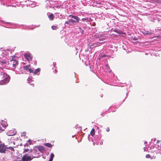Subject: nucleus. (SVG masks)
Wrapping results in <instances>:
<instances>
[{
    "instance_id": "1",
    "label": "nucleus",
    "mask_w": 161,
    "mask_h": 161,
    "mask_svg": "<svg viewBox=\"0 0 161 161\" xmlns=\"http://www.w3.org/2000/svg\"><path fill=\"white\" fill-rule=\"evenodd\" d=\"M69 17H71L72 18H73L74 19H75V20H74L72 19H69L65 22V24L69 25H71L74 23L79 22V19L78 17L74 16L72 15H69Z\"/></svg>"
},
{
    "instance_id": "2",
    "label": "nucleus",
    "mask_w": 161,
    "mask_h": 161,
    "mask_svg": "<svg viewBox=\"0 0 161 161\" xmlns=\"http://www.w3.org/2000/svg\"><path fill=\"white\" fill-rule=\"evenodd\" d=\"M3 77L4 79L0 81V85H3L6 84L8 83L9 81L10 77L5 73H3Z\"/></svg>"
},
{
    "instance_id": "3",
    "label": "nucleus",
    "mask_w": 161,
    "mask_h": 161,
    "mask_svg": "<svg viewBox=\"0 0 161 161\" xmlns=\"http://www.w3.org/2000/svg\"><path fill=\"white\" fill-rule=\"evenodd\" d=\"M37 156H29L27 154L24 155L22 158L23 161H30L33 158L37 157Z\"/></svg>"
},
{
    "instance_id": "4",
    "label": "nucleus",
    "mask_w": 161,
    "mask_h": 161,
    "mask_svg": "<svg viewBox=\"0 0 161 161\" xmlns=\"http://www.w3.org/2000/svg\"><path fill=\"white\" fill-rule=\"evenodd\" d=\"M8 126L7 123L4 120L0 122V132L4 130V129Z\"/></svg>"
},
{
    "instance_id": "5",
    "label": "nucleus",
    "mask_w": 161,
    "mask_h": 161,
    "mask_svg": "<svg viewBox=\"0 0 161 161\" xmlns=\"http://www.w3.org/2000/svg\"><path fill=\"white\" fill-rule=\"evenodd\" d=\"M7 148V146L5 145L4 143H2L0 144V153H5L6 149Z\"/></svg>"
},
{
    "instance_id": "6",
    "label": "nucleus",
    "mask_w": 161,
    "mask_h": 161,
    "mask_svg": "<svg viewBox=\"0 0 161 161\" xmlns=\"http://www.w3.org/2000/svg\"><path fill=\"white\" fill-rule=\"evenodd\" d=\"M9 64L13 67H15L18 64V61L15 59H12L10 60Z\"/></svg>"
},
{
    "instance_id": "7",
    "label": "nucleus",
    "mask_w": 161,
    "mask_h": 161,
    "mask_svg": "<svg viewBox=\"0 0 161 161\" xmlns=\"http://www.w3.org/2000/svg\"><path fill=\"white\" fill-rule=\"evenodd\" d=\"M24 56L28 61H31L32 59V56L30 53H25Z\"/></svg>"
},
{
    "instance_id": "8",
    "label": "nucleus",
    "mask_w": 161,
    "mask_h": 161,
    "mask_svg": "<svg viewBox=\"0 0 161 161\" xmlns=\"http://www.w3.org/2000/svg\"><path fill=\"white\" fill-rule=\"evenodd\" d=\"M30 65H28L24 66L23 68L26 70H28L30 73H33V69L30 68Z\"/></svg>"
},
{
    "instance_id": "9",
    "label": "nucleus",
    "mask_w": 161,
    "mask_h": 161,
    "mask_svg": "<svg viewBox=\"0 0 161 161\" xmlns=\"http://www.w3.org/2000/svg\"><path fill=\"white\" fill-rule=\"evenodd\" d=\"M36 148L41 152H42L45 150V149L42 146H38Z\"/></svg>"
},
{
    "instance_id": "10",
    "label": "nucleus",
    "mask_w": 161,
    "mask_h": 161,
    "mask_svg": "<svg viewBox=\"0 0 161 161\" xmlns=\"http://www.w3.org/2000/svg\"><path fill=\"white\" fill-rule=\"evenodd\" d=\"M0 64L3 66V67H5L7 65L6 61L4 60H0Z\"/></svg>"
},
{
    "instance_id": "11",
    "label": "nucleus",
    "mask_w": 161,
    "mask_h": 161,
    "mask_svg": "<svg viewBox=\"0 0 161 161\" xmlns=\"http://www.w3.org/2000/svg\"><path fill=\"white\" fill-rule=\"evenodd\" d=\"M44 145L48 147H52L53 146L50 143H45L44 144Z\"/></svg>"
},
{
    "instance_id": "12",
    "label": "nucleus",
    "mask_w": 161,
    "mask_h": 161,
    "mask_svg": "<svg viewBox=\"0 0 161 161\" xmlns=\"http://www.w3.org/2000/svg\"><path fill=\"white\" fill-rule=\"evenodd\" d=\"M90 134H91V136H94L95 134V130L94 129H92L91 132Z\"/></svg>"
},
{
    "instance_id": "13",
    "label": "nucleus",
    "mask_w": 161,
    "mask_h": 161,
    "mask_svg": "<svg viewBox=\"0 0 161 161\" xmlns=\"http://www.w3.org/2000/svg\"><path fill=\"white\" fill-rule=\"evenodd\" d=\"M15 147L12 146H10L8 147H7V149H9L10 150H11L13 151H14V147Z\"/></svg>"
},
{
    "instance_id": "14",
    "label": "nucleus",
    "mask_w": 161,
    "mask_h": 161,
    "mask_svg": "<svg viewBox=\"0 0 161 161\" xmlns=\"http://www.w3.org/2000/svg\"><path fill=\"white\" fill-rule=\"evenodd\" d=\"M48 18L50 20H53L54 19L53 14H51L49 15L48 16Z\"/></svg>"
},
{
    "instance_id": "15",
    "label": "nucleus",
    "mask_w": 161,
    "mask_h": 161,
    "mask_svg": "<svg viewBox=\"0 0 161 161\" xmlns=\"http://www.w3.org/2000/svg\"><path fill=\"white\" fill-rule=\"evenodd\" d=\"M40 68H38L37 69H36L34 71V74L35 75H36L37 74V73L39 72L40 71Z\"/></svg>"
},
{
    "instance_id": "16",
    "label": "nucleus",
    "mask_w": 161,
    "mask_h": 161,
    "mask_svg": "<svg viewBox=\"0 0 161 161\" xmlns=\"http://www.w3.org/2000/svg\"><path fill=\"white\" fill-rule=\"evenodd\" d=\"M51 28L53 30H56L58 28V27L57 26L53 25L52 26Z\"/></svg>"
},
{
    "instance_id": "17",
    "label": "nucleus",
    "mask_w": 161,
    "mask_h": 161,
    "mask_svg": "<svg viewBox=\"0 0 161 161\" xmlns=\"http://www.w3.org/2000/svg\"><path fill=\"white\" fill-rule=\"evenodd\" d=\"M81 20L83 21H89L88 20V18H83Z\"/></svg>"
},
{
    "instance_id": "18",
    "label": "nucleus",
    "mask_w": 161,
    "mask_h": 161,
    "mask_svg": "<svg viewBox=\"0 0 161 161\" xmlns=\"http://www.w3.org/2000/svg\"><path fill=\"white\" fill-rule=\"evenodd\" d=\"M151 156L150 154H147L146 156V158H150Z\"/></svg>"
},
{
    "instance_id": "19",
    "label": "nucleus",
    "mask_w": 161,
    "mask_h": 161,
    "mask_svg": "<svg viewBox=\"0 0 161 161\" xmlns=\"http://www.w3.org/2000/svg\"><path fill=\"white\" fill-rule=\"evenodd\" d=\"M54 157V154L53 153H51L50 155V158H53Z\"/></svg>"
},
{
    "instance_id": "20",
    "label": "nucleus",
    "mask_w": 161,
    "mask_h": 161,
    "mask_svg": "<svg viewBox=\"0 0 161 161\" xmlns=\"http://www.w3.org/2000/svg\"><path fill=\"white\" fill-rule=\"evenodd\" d=\"M107 56V55H105V54H103V55H101V58H104V57H105Z\"/></svg>"
},
{
    "instance_id": "21",
    "label": "nucleus",
    "mask_w": 161,
    "mask_h": 161,
    "mask_svg": "<svg viewBox=\"0 0 161 161\" xmlns=\"http://www.w3.org/2000/svg\"><path fill=\"white\" fill-rule=\"evenodd\" d=\"M29 151V149H25L24 150V152H27Z\"/></svg>"
},
{
    "instance_id": "22",
    "label": "nucleus",
    "mask_w": 161,
    "mask_h": 161,
    "mask_svg": "<svg viewBox=\"0 0 161 161\" xmlns=\"http://www.w3.org/2000/svg\"><path fill=\"white\" fill-rule=\"evenodd\" d=\"M7 134L8 136H13L14 134V133L12 134H9L8 132H7Z\"/></svg>"
},
{
    "instance_id": "23",
    "label": "nucleus",
    "mask_w": 161,
    "mask_h": 161,
    "mask_svg": "<svg viewBox=\"0 0 161 161\" xmlns=\"http://www.w3.org/2000/svg\"><path fill=\"white\" fill-rule=\"evenodd\" d=\"M106 130L107 131H109V129L108 127H107L106 128Z\"/></svg>"
},
{
    "instance_id": "24",
    "label": "nucleus",
    "mask_w": 161,
    "mask_h": 161,
    "mask_svg": "<svg viewBox=\"0 0 161 161\" xmlns=\"http://www.w3.org/2000/svg\"><path fill=\"white\" fill-rule=\"evenodd\" d=\"M53 160V158L50 157V159H49V160H48V161H52Z\"/></svg>"
},
{
    "instance_id": "25",
    "label": "nucleus",
    "mask_w": 161,
    "mask_h": 161,
    "mask_svg": "<svg viewBox=\"0 0 161 161\" xmlns=\"http://www.w3.org/2000/svg\"><path fill=\"white\" fill-rule=\"evenodd\" d=\"M53 160V158L50 157V159H49V160H48V161H52Z\"/></svg>"
},
{
    "instance_id": "26",
    "label": "nucleus",
    "mask_w": 161,
    "mask_h": 161,
    "mask_svg": "<svg viewBox=\"0 0 161 161\" xmlns=\"http://www.w3.org/2000/svg\"><path fill=\"white\" fill-rule=\"evenodd\" d=\"M104 39H104V38H102V39H99V40L100 41H103V40H104Z\"/></svg>"
},
{
    "instance_id": "27",
    "label": "nucleus",
    "mask_w": 161,
    "mask_h": 161,
    "mask_svg": "<svg viewBox=\"0 0 161 161\" xmlns=\"http://www.w3.org/2000/svg\"><path fill=\"white\" fill-rule=\"evenodd\" d=\"M33 150H34V152L36 153V152H37V150L35 149H34Z\"/></svg>"
},
{
    "instance_id": "28",
    "label": "nucleus",
    "mask_w": 161,
    "mask_h": 161,
    "mask_svg": "<svg viewBox=\"0 0 161 161\" xmlns=\"http://www.w3.org/2000/svg\"><path fill=\"white\" fill-rule=\"evenodd\" d=\"M160 142V141H159V140H157V143H159V142Z\"/></svg>"
},
{
    "instance_id": "29",
    "label": "nucleus",
    "mask_w": 161,
    "mask_h": 161,
    "mask_svg": "<svg viewBox=\"0 0 161 161\" xmlns=\"http://www.w3.org/2000/svg\"><path fill=\"white\" fill-rule=\"evenodd\" d=\"M33 152V150H32V149H31V150H30V152H31V153Z\"/></svg>"
},
{
    "instance_id": "30",
    "label": "nucleus",
    "mask_w": 161,
    "mask_h": 161,
    "mask_svg": "<svg viewBox=\"0 0 161 161\" xmlns=\"http://www.w3.org/2000/svg\"><path fill=\"white\" fill-rule=\"evenodd\" d=\"M158 3H161V1H158V2H157Z\"/></svg>"
},
{
    "instance_id": "31",
    "label": "nucleus",
    "mask_w": 161,
    "mask_h": 161,
    "mask_svg": "<svg viewBox=\"0 0 161 161\" xmlns=\"http://www.w3.org/2000/svg\"><path fill=\"white\" fill-rule=\"evenodd\" d=\"M12 143H13L14 145V144H15L14 142H13V143L12 142H11V144H12Z\"/></svg>"
},
{
    "instance_id": "32",
    "label": "nucleus",
    "mask_w": 161,
    "mask_h": 161,
    "mask_svg": "<svg viewBox=\"0 0 161 161\" xmlns=\"http://www.w3.org/2000/svg\"><path fill=\"white\" fill-rule=\"evenodd\" d=\"M79 29H81V28H80V27H79Z\"/></svg>"
},
{
    "instance_id": "33",
    "label": "nucleus",
    "mask_w": 161,
    "mask_h": 161,
    "mask_svg": "<svg viewBox=\"0 0 161 161\" xmlns=\"http://www.w3.org/2000/svg\"><path fill=\"white\" fill-rule=\"evenodd\" d=\"M160 148L161 149V144H160Z\"/></svg>"
},
{
    "instance_id": "34",
    "label": "nucleus",
    "mask_w": 161,
    "mask_h": 161,
    "mask_svg": "<svg viewBox=\"0 0 161 161\" xmlns=\"http://www.w3.org/2000/svg\"><path fill=\"white\" fill-rule=\"evenodd\" d=\"M19 161H23L22 160H19Z\"/></svg>"
},
{
    "instance_id": "35",
    "label": "nucleus",
    "mask_w": 161,
    "mask_h": 161,
    "mask_svg": "<svg viewBox=\"0 0 161 161\" xmlns=\"http://www.w3.org/2000/svg\"><path fill=\"white\" fill-rule=\"evenodd\" d=\"M83 31H82V33H83Z\"/></svg>"
}]
</instances>
